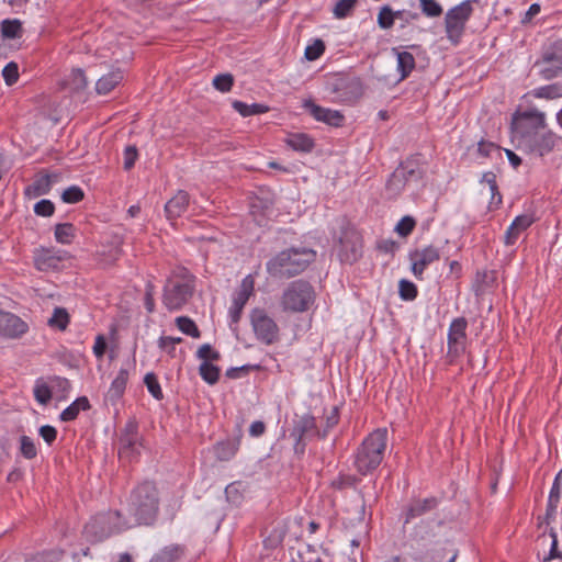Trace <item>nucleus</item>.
Returning a JSON list of instances; mask_svg holds the SVG:
<instances>
[{
    "mask_svg": "<svg viewBox=\"0 0 562 562\" xmlns=\"http://www.w3.org/2000/svg\"><path fill=\"white\" fill-rule=\"evenodd\" d=\"M70 85L74 90H82L87 87V78L82 69L78 68L71 71Z\"/></svg>",
    "mask_w": 562,
    "mask_h": 562,
    "instance_id": "nucleus-56",
    "label": "nucleus"
},
{
    "mask_svg": "<svg viewBox=\"0 0 562 562\" xmlns=\"http://www.w3.org/2000/svg\"><path fill=\"white\" fill-rule=\"evenodd\" d=\"M55 212V205L50 200L43 199L34 205V213L38 216L48 217Z\"/></svg>",
    "mask_w": 562,
    "mask_h": 562,
    "instance_id": "nucleus-55",
    "label": "nucleus"
},
{
    "mask_svg": "<svg viewBox=\"0 0 562 562\" xmlns=\"http://www.w3.org/2000/svg\"><path fill=\"white\" fill-rule=\"evenodd\" d=\"M550 537L552 538L551 547L548 557L544 558L543 562H548L554 559L562 560V552L558 548V536L554 529L550 530Z\"/></svg>",
    "mask_w": 562,
    "mask_h": 562,
    "instance_id": "nucleus-57",
    "label": "nucleus"
},
{
    "mask_svg": "<svg viewBox=\"0 0 562 562\" xmlns=\"http://www.w3.org/2000/svg\"><path fill=\"white\" fill-rule=\"evenodd\" d=\"M546 52L550 55L549 60H555L562 66V40L554 42Z\"/></svg>",
    "mask_w": 562,
    "mask_h": 562,
    "instance_id": "nucleus-60",
    "label": "nucleus"
},
{
    "mask_svg": "<svg viewBox=\"0 0 562 562\" xmlns=\"http://www.w3.org/2000/svg\"><path fill=\"white\" fill-rule=\"evenodd\" d=\"M549 59L550 55L547 52H544L542 58L539 61H537L540 76L546 80H551L553 78L559 77L562 74V66L555 63V60Z\"/></svg>",
    "mask_w": 562,
    "mask_h": 562,
    "instance_id": "nucleus-27",
    "label": "nucleus"
},
{
    "mask_svg": "<svg viewBox=\"0 0 562 562\" xmlns=\"http://www.w3.org/2000/svg\"><path fill=\"white\" fill-rule=\"evenodd\" d=\"M522 119L527 122H521L517 128L519 147L540 157L553 151L561 137L546 130L544 113L537 110L527 111L522 114Z\"/></svg>",
    "mask_w": 562,
    "mask_h": 562,
    "instance_id": "nucleus-2",
    "label": "nucleus"
},
{
    "mask_svg": "<svg viewBox=\"0 0 562 562\" xmlns=\"http://www.w3.org/2000/svg\"><path fill=\"white\" fill-rule=\"evenodd\" d=\"M67 251L43 249L35 257V266L41 271H47L50 269H58L61 261L67 258Z\"/></svg>",
    "mask_w": 562,
    "mask_h": 562,
    "instance_id": "nucleus-21",
    "label": "nucleus"
},
{
    "mask_svg": "<svg viewBox=\"0 0 562 562\" xmlns=\"http://www.w3.org/2000/svg\"><path fill=\"white\" fill-rule=\"evenodd\" d=\"M419 19V13L408 11V10H397L395 11V20H400L403 22V25L409 24L412 21H416Z\"/></svg>",
    "mask_w": 562,
    "mask_h": 562,
    "instance_id": "nucleus-63",
    "label": "nucleus"
},
{
    "mask_svg": "<svg viewBox=\"0 0 562 562\" xmlns=\"http://www.w3.org/2000/svg\"><path fill=\"white\" fill-rule=\"evenodd\" d=\"M176 325L184 335H188L192 338H200L201 331L198 328L196 324L193 319L188 316H179L176 318Z\"/></svg>",
    "mask_w": 562,
    "mask_h": 562,
    "instance_id": "nucleus-39",
    "label": "nucleus"
},
{
    "mask_svg": "<svg viewBox=\"0 0 562 562\" xmlns=\"http://www.w3.org/2000/svg\"><path fill=\"white\" fill-rule=\"evenodd\" d=\"M91 405L87 396H80L76 398L69 406H67L60 413L61 422H72L75 420L81 411L90 409Z\"/></svg>",
    "mask_w": 562,
    "mask_h": 562,
    "instance_id": "nucleus-28",
    "label": "nucleus"
},
{
    "mask_svg": "<svg viewBox=\"0 0 562 562\" xmlns=\"http://www.w3.org/2000/svg\"><path fill=\"white\" fill-rule=\"evenodd\" d=\"M33 394L36 402L41 405L48 404L53 396L52 387L42 378L35 381Z\"/></svg>",
    "mask_w": 562,
    "mask_h": 562,
    "instance_id": "nucleus-36",
    "label": "nucleus"
},
{
    "mask_svg": "<svg viewBox=\"0 0 562 562\" xmlns=\"http://www.w3.org/2000/svg\"><path fill=\"white\" fill-rule=\"evenodd\" d=\"M314 300L315 292L311 283L295 280L283 291L281 306L285 312L302 313L310 308Z\"/></svg>",
    "mask_w": 562,
    "mask_h": 562,
    "instance_id": "nucleus-6",
    "label": "nucleus"
},
{
    "mask_svg": "<svg viewBox=\"0 0 562 562\" xmlns=\"http://www.w3.org/2000/svg\"><path fill=\"white\" fill-rule=\"evenodd\" d=\"M468 319L465 317L453 318L448 328L447 335V358L449 363L461 357L467 350Z\"/></svg>",
    "mask_w": 562,
    "mask_h": 562,
    "instance_id": "nucleus-11",
    "label": "nucleus"
},
{
    "mask_svg": "<svg viewBox=\"0 0 562 562\" xmlns=\"http://www.w3.org/2000/svg\"><path fill=\"white\" fill-rule=\"evenodd\" d=\"M23 34L22 23L18 19H7L1 22V35L3 38L15 40Z\"/></svg>",
    "mask_w": 562,
    "mask_h": 562,
    "instance_id": "nucleus-34",
    "label": "nucleus"
},
{
    "mask_svg": "<svg viewBox=\"0 0 562 562\" xmlns=\"http://www.w3.org/2000/svg\"><path fill=\"white\" fill-rule=\"evenodd\" d=\"M137 157V148L135 146H127L124 150V169H132L135 165Z\"/></svg>",
    "mask_w": 562,
    "mask_h": 562,
    "instance_id": "nucleus-59",
    "label": "nucleus"
},
{
    "mask_svg": "<svg viewBox=\"0 0 562 562\" xmlns=\"http://www.w3.org/2000/svg\"><path fill=\"white\" fill-rule=\"evenodd\" d=\"M255 292V277L252 274H247L240 282L238 289L233 294V300L237 303H241L244 305L247 304L248 300Z\"/></svg>",
    "mask_w": 562,
    "mask_h": 562,
    "instance_id": "nucleus-29",
    "label": "nucleus"
},
{
    "mask_svg": "<svg viewBox=\"0 0 562 562\" xmlns=\"http://www.w3.org/2000/svg\"><path fill=\"white\" fill-rule=\"evenodd\" d=\"M423 176L424 171L417 160L408 158L402 161L390 175L385 183L387 196L391 199L397 198L408 184L419 182Z\"/></svg>",
    "mask_w": 562,
    "mask_h": 562,
    "instance_id": "nucleus-5",
    "label": "nucleus"
},
{
    "mask_svg": "<svg viewBox=\"0 0 562 562\" xmlns=\"http://www.w3.org/2000/svg\"><path fill=\"white\" fill-rule=\"evenodd\" d=\"M144 383L154 398L158 401L164 398V393L160 383L154 372L146 373L144 378Z\"/></svg>",
    "mask_w": 562,
    "mask_h": 562,
    "instance_id": "nucleus-44",
    "label": "nucleus"
},
{
    "mask_svg": "<svg viewBox=\"0 0 562 562\" xmlns=\"http://www.w3.org/2000/svg\"><path fill=\"white\" fill-rule=\"evenodd\" d=\"M316 258V251L308 247H291L272 257L267 272L276 279H289L302 273Z\"/></svg>",
    "mask_w": 562,
    "mask_h": 562,
    "instance_id": "nucleus-3",
    "label": "nucleus"
},
{
    "mask_svg": "<svg viewBox=\"0 0 562 562\" xmlns=\"http://www.w3.org/2000/svg\"><path fill=\"white\" fill-rule=\"evenodd\" d=\"M30 327L29 324L16 314L0 308V338L15 340L22 338Z\"/></svg>",
    "mask_w": 562,
    "mask_h": 562,
    "instance_id": "nucleus-13",
    "label": "nucleus"
},
{
    "mask_svg": "<svg viewBox=\"0 0 562 562\" xmlns=\"http://www.w3.org/2000/svg\"><path fill=\"white\" fill-rule=\"evenodd\" d=\"M530 94L537 99L554 100L562 98V83H551L535 88Z\"/></svg>",
    "mask_w": 562,
    "mask_h": 562,
    "instance_id": "nucleus-32",
    "label": "nucleus"
},
{
    "mask_svg": "<svg viewBox=\"0 0 562 562\" xmlns=\"http://www.w3.org/2000/svg\"><path fill=\"white\" fill-rule=\"evenodd\" d=\"M20 452L27 460H32L37 456V449L31 437L22 436L20 438Z\"/></svg>",
    "mask_w": 562,
    "mask_h": 562,
    "instance_id": "nucleus-48",
    "label": "nucleus"
},
{
    "mask_svg": "<svg viewBox=\"0 0 562 562\" xmlns=\"http://www.w3.org/2000/svg\"><path fill=\"white\" fill-rule=\"evenodd\" d=\"M77 228L71 223H60L55 225V239L63 245H70L76 238Z\"/></svg>",
    "mask_w": 562,
    "mask_h": 562,
    "instance_id": "nucleus-30",
    "label": "nucleus"
},
{
    "mask_svg": "<svg viewBox=\"0 0 562 562\" xmlns=\"http://www.w3.org/2000/svg\"><path fill=\"white\" fill-rule=\"evenodd\" d=\"M326 90L334 95V101L342 103L353 102L362 94L360 80L345 76H338L329 80Z\"/></svg>",
    "mask_w": 562,
    "mask_h": 562,
    "instance_id": "nucleus-10",
    "label": "nucleus"
},
{
    "mask_svg": "<svg viewBox=\"0 0 562 562\" xmlns=\"http://www.w3.org/2000/svg\"><path fill=\"white\" fill-rule=\"evenodd\" d=\"M59 175L58 173H52V175H38L35 177L33 182L25 187L24 189V195L27 199H35L41 195L48 194L52 190V187L54 183L58 182Z\"/></svg>",
    "mask_w": 562,
    "mask_h": 562,
    "instance_id": "nucleus-18",
    "label": "nucleus"
},
{
    "mask_svg": "<svg viewBox=\"0 0 562 562\" xmlns=\"http://www.w3.org/2000/svg\"><path fill=\"white\" fill-rule=\"evenodd\" d=\"M501 147L493 142L480 140L477 143V153L482 157H490L493 151H499Z\"/></svg>",
    "mask_w": 562,
    "mask_h": 562,
    "instance_id": "nucleus-58",
    "label": "nucleus"
},
{
    "mask_svg": "<svg viewBox=\"0 0 562 562\" xmlns=\"http://www.w3.org/2000/svg\"><path fill=\"white\" fill-rule=\"evenodd\" d=\"M415 58L408 52L397 53V70L401 74V79L407 78L415 68Z\"/></svg>",
    "mask_w": 562,
    "mask_h": 562,
    "instance_id": "nucleus-35",
    "label": "nucleus"
},
{
    "mask_svg": "<svg viewBox=\"0 0 562 562\" xmlns=\"http://www.w3.org/2000/svg\"><path fill=\"white\" fill-rule=\"evenodd\" d=\"M419 7L422 13L430 19L439 18L443 12L442 5L436 0H419Z\"/></svg>",
    "mask_w": 562,
    "mask_h": 562,
    "instance_id": "nucleus-43",
    "label": "nucleus"
},
{
    "mask_svg": "<svg viewBox=\"0 0 562 562\" xmlns=\"http://www.w3.org/2000/svg\"><path fill=\"white\" fill-rule=\"evenodd\" d=\"M437 506L438 499L436 497L413 499L404 512V525H407L413 519L434 510Z\"/></svg>",
    "mask_w": 562,
    "mask_h": 562,
    "instance_id": "nucleus-19",
    "label": "nucleus"
},
{
    "mask_svg": "<svg viewBox=\"0 0 562 562\" xmlns=\"http://www.w3.org/2000/svg\"><path fill=\"white\" fill-rule=\"evenodd\" d=\"M285 535H286V529H285L284 525L277 524L276 526L272 527V529L269 531V533L265 537L263 546L267 549H276L279 546H281V543L284 540Z\"/></svg>",
    "mask_w": 562,
    "mask_h": 562,
    "instance_id": "nucleus-33",
    "label": "nucleus"
},
{
    "mask_svg": "<svg viewBox=\"0 0 562 562\" xmlns=\"http://www.w3.org/2000/svg\"><path fill=\"white\" fill-rule=\"evenodd\" d=\"M340 244L339 258L342 262L351 265L362 257L363 245L360 237H346L340 239Z\"/></svg>",
    "mask_w": 562,
    "mask_h": 562,
    "instance_id": "nucleus-20",
    "label": "nucleus"
},
{
    "mask_svg": "<svg viewBox=\"0 0 562 562\" xmlns=\"http://www.w3.org/2000/svg\"><path fill=\"white\" fill-rule=\"evenodd\" d=\"M311 436L325 439L327 437V430L318 429L316 418L308 413L296 416L291 430V437L295 440V446L301 445L306 437Z\"/></svg>",
    "mask_w": 562,
    "mask_h": 562,
    "instance_id": "nucleus-14",
    "label": "nucleus"
},
{
    "mask_svg": "<svg viewBox=\"0 0 562 562\" xmlns=\"http://www.w3.org/2000/svg\"><path fill=\"white\" fill-rule=\"evenodd\" d=\"M128 381V371L126 369H120L116 376L112 381L106 397L110 402L116 403L124 394Z\"/></svg>",
    "mask_w": 562,
    "mask_h": 562,
    "instance_id": "nucleus-24",
    "label": "nucleus"
},
{
    "mask_svg": "<svg viewBox=\"0 0 562 562\" xmlns=\"http://www.w3.org/2000/svg\"><path fill=\"white\" fill-rule=\"evenodd\" d=\"M239 449V439H227L220 441L214 447V453L220 461H229Z\"/></svg>",
    "mask_w": 562,
    "mask_h": 562,
    "instance_id": "nucleus-26",
    "label": "nucleus"
},
{
    "mask_svg": "<svg viewBox=\"0 0 562 562\" xmlns=\"http://www.w3.org/2000/svg\"><path fill=\"white\" fill-rule=\"evenodd\" d=\"M476 0H464L450 8L445 14V31L450 43L458 45L464 34L467 23L473 14L472 3Z\"/></svg>",
    "mask_w": 562,
    "mask_h": 562,
    "instance_id": "nucleus-7",
    "label": "nucleus"
},
{
    "mask_svg": "<svg viewBox=\"0 0 562 562\" xmlns=\"http://www.w3.org/2000/svg\"><path fill=\"white\" fill-rule=\"evenodd\" d=\"M2 77L7 86H13L19 79V66L14 61L8 63L2 69Z\"/></svg>",
    "mask_w": 562,
    "mask_h": 562,
    "instance_id": "nucleus-51",
    "label": "nucleus"
},
{
    "mask_svg": "<svg viewBox=\"0 0 562 562\" xmlns=\"http://www.w3.org/2000/svg\"><path fill=\"white\" fill-rule=\"evenodd\" d=\"M535 221L536 217L532 213H524L516 216L505 232L504 244L506 246L515 245L520 234L527 231Z\"/></svg>",
    "mask_w": 562,
    "mask_h": 562,
    "instance_id": "nucleus-16",
    "label": "nucleus"
},
{
    "mask_svg": "<svg viewBox=\"0 0 562 562\" xmlns=\"http://www.w3.org/2000/svg\"><path fill=\"white\" fill-rule=\"evenodd\" d=\"M70 317L66 308L64 307H55L52 317L48 319L47 324L52 328H56L58 330L64 331L68 324Z\"/></svg>",
    "mask_w": 562,
    "mask_h": 562,
    "instance_id": "nucleus-37",
    "label": "nucleus"
},
{
    "mask_svg": "<svg viewBox=\"0 0 562 562\" xmlns=\"http://www.w3.org/2000/svg\"><path fill=\"white\" fill-rule=\"evenodd\" d=\"M561 479H562V470L557 474L554 482L552 484V487H551V491L549 494L547 515L554 513L557 505L560 501V492H561L560 481H561Z\"/></svg>",
    "mask_w": 562,
    "mask_h": 562,
    "instance_id": "nucleus-41",
    "label": "nucleus"
},
{
    "mask_svg": "<svg viewBox=\"0 0 562 562\" xmlns=\"http://www.w3.org/2000/svg\"><path fill=\"white\" fill-rule=\"evenodd\" d=\"M325 43L321 38L314 40L313 43L308 44L305 48L304 56L307 60L313 61L318 59L325 52Z\"/></svg>",
    "mask_w": 562,
    "mask_h": 562,
    "instance_id": "nucleus-45",
    "label": "nucleus"
},
{
    "mask_svg": "<svg viewBox=\"0 0 562 562\" xmlns=\"http://www.w3.org/2000/svg\"><path fill=\"white\" fill-rule=\"evenodd\" d=\"M440 249L434 245L417 248L408 254L411 271L418 280H424L425 270L436 261L440 260Z\"/></svg>",
    "mask_w": 562,
    "mask_h": 562,
    "instance_id": "nucleus-12",
    "label": "nucleus"
},
{
    "mask_svg": "<svg viewBox=\"0 0 562 562\" xmlns=\"http://www.w3.org/2000/svg\"><path fill=\"white\" fill-rule=\"evenodd\" d=\"M159 490L154 481L145 480L137 484L131 492L127 503L128 515L133 524L121 521L122 514L119 510L108 516L94 517L85 526V535L92 542L102 541L112 532H119L132 526H153L159 514Z\"/></svg>",
    "mask_w": 562,
    "mask_h": 562,
    "instance_id": "nucleus-1",
    "label": "nucleus"
},
{
    "mask_svg": "<svg viewBox=\"0 0 562 562\" xmlns=\"http://www.w3.org/2000/svg\"><path fill=\"white\" fill-rule=\"evenodd\" d=\"M394 21L395 11H393L389 5L382 7L378 14V25L383 30H387L394 25Z\"/></svg>",
    "mask_w": 562,
    "mask_h": 562,
    "instance_id": "nucleus-46",
    "label": "nucleus"
},
{
    "mask_svg": "<svg viewBox=\"0 0 562 562\" xmlns=\"http://www.w3.org/2000/svg\"><path fill=\"white\" fill-rule=\"evenodd\" d=\"M249 318L254 335L259 342L271 346L280 341V327L265 308H252Z\"/></svg>",
    "mask_w": 562,
    "mask_h": 562,
    "instance_id": "nucleus-8",
    "label": "nucleus"
},
{
    "mask_svg": "<svg viewBox=\"0 0 562 562\" xmlns=\"http://www.w3.org/2000/svg\"><path fill=\"white\" fill-rule=\"evenodd\" d=\"M181 554L178 546H169L156 553L149 562H176Z\"/></svg>",
    "mask_w": 562,
    "mask_h": 562,
    "instance_id": "nucleus-40",
    "label": "nucleus"
},
{
    "mask_svg": "<svg viewBox=\"0 0 562 562\" xmlns=\"http://www.w3.org/2000/svg\"><path fill=\"white\" fill-rule=\"evenodd\" d=\"M285 144L295 151L311 153L315 146L314 139L305 133H292L286 139Z\"/></svg>",
    "mask_w": 562,
    "mask_h": 562,
    "instance_id": "nucleus-25",
    "label": "nucleus"
},
{
    "mask_svg": "<svg viewBox=\"0 0 562 562\" xmlns=\"http://www.w3.org/2000/svg\"><path fill=\"white\" fill-rule=\"evenodd\" d=\"M244 307H245L244 304L232 301V305L228 310V317H229V327L233 330L237 329V325L241 318Z\"/></svg>",
    "mask_w": 562,
    "mask_h": 562,
    "instance_id": "nucleus-53",
    "label": "nucleus"
},
{
    "mask_svg": "<svg viewBox=\"0 0 562 562\" xmlns=\"http://www.w3.org/2000/svg\"><path fill=\"white\" fill-rule=\"evenodd\" d=\"M38 434L48 446H50L57 438V430L50 425L42 426Z\"/></svg>",
    "mask_w": 562,
    "mask_h": 562,
    "instance_id": "nucleus-61",
    "label": "nucleus"
},
{
    "mask_svg": "<svg viewBox=\"0 0 562 562\" xmlns=\"http://www.w3.org/2000/svg\"><path fill=\"white\" fill-rule=\"evenodd\" d=\"M124 74L120 68L111 70L109 74L102 76L95 83V91L98 94L110 93L117 85L122 82Z\"/></svg>",
    "mask_w": 562,
    "mask_h": 562,
    "instance_id": "nucleus-23",
    "label": "nucleus"
},
{
    "mask_svg": "<svg viewBox=\"0 0 562 562\" xmlns=\"http://www.w3.org/2000/svg\"><path fill=\"white\" fill-rule=\"evenodd\" d=\"M213 86L221 92H228L234 86V77L231 74H220L214 77Z\"/></svg>",
    "mask_w": 562,
    "mask_h": 562,
    "instance_id": "nucleus-50",
    "label": "nucleus"
},
{
    "mask_svg": "<svg viewBox=\"0 0 562 562\" xmlns=\"http://www.w3.org/2000/svg\"><path fill=\"white\" fill-rule=\"evenodd\" d=\"M199 373L206 383L213 385L217 383L221 370L217 366L203 361L199 367Z\"/></svg>",
    "mask_w": 562,
    "mask_h": 562,
    "instance_id": "nucleus-38",
    "label": "nucleus"
},
{
    "mask_svg": "<svg viewBox=\"0 0 562 562\" xmlns=\"http://www.w3.org/2000/svg\"><path fill=\"white\" fill-rule=\"evenodd\" d=\"M85 198L83 190L78 186H70L69 188L65 189L61 193V200L65 203L68 204H75L80 201H82Z\"/></svg>",
    "mask_w": 562,
    "mask_h": 562,
    "instance_id": "nucleus-47",
    "label": "nucleus"
},
{
    "mask_svg": "<svg viewBox=\"0 0 562 562\" xmlns=\"http://www.w3.org/2000/svg\"><path fill=\"white\" fill-rule=\"evenodd\" d=\"M398 294L403 301L411 302L417 297L418 289L414 282L402 279L398 282Z\"/></svg>",
    "mask_w": 562,
    "mask_h": 562,
    "instance_id": "nucleus-42",
    "label": "nucleus"
},
{
    "mask_svg": "<svg viewBox=\"0 0 562 562\" xmlns=\"http://www.w3.org/2000/svg\"><path fill=\"white\" fill-rule=\"evenodd\" d=\"M357 0H337L333 13L337 19L347 18L355 8Z\"/></svg>",
    "mask_w": 562,
    "mask_h": 562,
    "instance_id": "nucleus-49",
    "label": "nucleus"
},
{
    "mask_svg": "<svg viewBox=\"0 0 562 562\" xmlns=\"http://www.w3.org/2000/svg\"><path fill=\"white\" fill-rule=\"evenodd\" d=\"M190 195L184 190H179L165 205V212L168 220H177L188 209Z\"/></svg>",
    "mask_w": 562,
    "mask_h": 562,
    "instance_id": "nucleus-22",
    "label": "nucleus"
},
{
    "mask_svg": "<svg viewBox=\"0 0 562 562\" xmlns=\"http://www.w3.org/2000/svg\"><path fill=\"white\" fill-rule=\"evenodd\" d=\"M339 423V407H331L330 412L325 417V428L323 430H327V434L330 429L337 426Z\"/></svg>",
    "mask_w": 562,
    "mask_h": 562,
    "instance_id": "nucleus-62",
    "label": "nucleus"
},
{
    "mask_svg": "<svg viewBox=\"0 0 562 562\" xmlns=\"http://www.w3.org/2000/svg\"><path fill=\"white\" fill-rule=\"evenodd\" d=\"M142 441L136 430H127L120 438L119 454L130 461L136 460L140 454Z\"/></svg>",
    "mask_w": 562,
    "mask_h": 562,
    "instance_id": "nucleus-17",
    "label": "nucleus"
},
{
    "mask_svg": "<svg viewBox=\"0 0 562 562\" xmlns=\"http://www.w3.org/2000/svg\"><path fill=\"white\" fill-rule=\"evenodd\" d=\"M416 221L412 216H404L395 226V232L402 236L407 237L415 228Z\"/></svg>",
    "mask_w": 562,
    "mask_h": 562,
    "instance_id": "nucleus-52",
    "label": "nucleus"
},
{
    "mask_svg": "<svg viewBox=\"0 0 562 562\" xmlns=\"http://www.w3.org/2000/svg\"><path fill=\"white\" fill-rule=\"evenodd\" d=\"M106 347H108V344H106L105 337L103 335H98L95 337L94 345H93V348H92L93 349V355L98 359L103 358V356L105 353V350H106Z\"/></svg>",
    "mask_w": 562,
    "mask_h": 562,
    "instance_id": "nucleus-64",
    "label": "nucleus"
},
{
    "mask_svg": "<svg viewBox=\"0 0 562 562\" xmlns=\"http://www.w3.org/2000/svg\"><path fill=\"white\" fill-rule=\"evenodd\" d=\"M196 357L203 361H217L221 358L218 351L212 348L210 344H203L196 351Z\"/></svg>",
    "mask_w": 562,
    "mask_h": 562,
    "instance_id": "nucleus-54",
    "label": "nucleus"
},
{
    "mask_svg": "<svg viewBox=\"0 0 562 562\" xmlns=\"http://www.w3.org/2000/svg\"><path fill=\"white\" fill-rule=\"evenodd\" d=\"M303 108L318 122L329 126L340 127L345 123V115L338 111L316 104L313 100H305Z\"/></svg>",
    "mask_w": 562,
    "mask_h": 562,
    "instance_id": "nucleus-15",
    "label": "nucleus"
},
{
    "mask_svg": "<svg viewBox=\"0 0 562 562\" xmlns=\"http://www.w3.org/2000/svg\"><path fill=\"white\" fill-rule=\"evenodd\" d=\"M232 106L236 112H238L244 117L263 114L269 111V106L266 104H262V103L247 104L239 100L233 101Z\"/></svg>",
    "mask_w": 562,
    "mask_h": 562,
    "instance_id": "nucleus-31",
    "label": "nucleus"
},
{
    "mask_svg": "<svg viewBox=\"0 0 562 562\" xmlns=\"http://www.w3.org/2000/svg\"><path fill=\"white\" fill-rule=\"evenodd\" d=\"M387 447V429L370 432L355 452L353 465L361 475L372 473L382 463Z\"/></svg>",
    "mask_w": 562,
    "mask_h": 562,
    "instance_id": "nucleus-4",
    "label": "nucleus"
},
{
    "mask_svg": "<svg viewBox=\"0 0 562 562\" xmlns=\"http://www.w3.org/2000/svg\"><path fill=\"white\" fill-rule=\"evenodd\" d=\"M193 291L192 280L169 279L164 286L162 303L168 311H179L191 299Z\"/></svg>",
    "mask_w": 562,
    "mask_h": 562,
    "instance_id": "nucleus-9",
    "label": "nucleus"
}]
</instances>
